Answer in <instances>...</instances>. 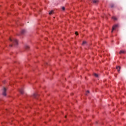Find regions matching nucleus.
I'll list each match as a JSON object with an SVG mask.
<instances>
[{"mask_svg":"<svg viewBox=\"0 0 126 126\" xmlns=\"http://www.w3.org/2000/svg\"><path fill=\"white\" fill-rule=\"evenodd\" d=\"M10 42L12 43V44H10V47H12V46H17L18 45V41H17L15 38L11 39V38H9Z\"/></svg>","mask_w":126,"mask_h":126,"instance_id":"f257e3e1","label":"nucleus"},{"mask_svg":"<svg viewBox=\"0 0 126 126\" xmlns=\"http://www.w3.org/2000/svg\"><path fill=\"white\" fill-rule=\"evenodd\" d=\"M6 89L5 88H3V93H2V95L3 96H6Z\"/></svg>","mask_w":126,"mask_h":126,"instance_id":"f03ea898","label":"nucleus"},{"mask_svg":"<svg viewBox=\"0 0 126 126\" xmlns=\"http://www.w3.org/2000/svg\"><path fill=\"white\" fill-rule=\"evenodd\" d=\"M119 26V25H115L113 27H112V31L111 32H113L114 30H115L117 27Z\"/></svg>","mask_w":126,"mask_h":126,"instance_id":"7ed1b4c3","label":"nucleus"},{"mask_svg":"<svg viewBox=\"0 0 126 126\" xmlns=\"http://www.w3.org/2000/svg\"><path fill=\"white\" fill-rule=\"evenodd\" d=\"M19 92L21 94H23V93H24V91H23V89H20Z\"/></svg>","mask_w":126,"mask_h":126,"instance_id":"20e7f679","label":"nucleus"},{"mask_svg":"<svg viewBox=\"0 0 126 126\" xmlns=\"http://www.w3.org/2000/svg\"><path fill=\"white\" fill-rule=\"evenodd\" d=\"M116 69H117L118 71H120V69H121V67L120 66H116Z\"/></svg>","mask_w":126,"mask_h":126,"instance_id":"39448f33","label":"nucleus"},{"mask_svg":"<svg viewBox=\"0 0 126 126\" xmlns=\"http://www.w3.org/2000/svg\"><path fill=\"white\" fill-rule=\"evenodd\" d=\"M25 32H26V31L25 30H22L21 31V34H24V33H25Z\"/></svg>","mask_w":126,"mask_h":126,"instance_id":"423d86ee","label":"nucleus"},{"mask_svg":"<svg viewBox=\"0 0 126 126\" xmlns=\"http://www.w3.org/2000/svg\"><path fill=\"white\" fill-rule=\"evenodd\" d=\"M25 49H26V50H29V46H28V45H26L25 46Z\"/></svg>","mask_w":126,"mask_h":126,"instance_id":"0eeeda50","label":"nucleus"},{"mask_svg":"<svg viewBox=\"0 0 126 126\" xmlns=\"http://www.w3.org/2000/svg\"><path fill=\"white\" fill-rule=\"evenodd\" d=\"M119 54H125V51L123 50H121L120 51V52H119Z\"/></svg>","mask_w":126,"mask_h":126,"instance_id":"6e6552de","label":"nucleus"},{"mask_svg":"<svg viewBox=\"0 0 126 126\" xmlns=\"http://www.w3.org/2000/svg\"><path fill=\"white\" fill-rule=\"evenodd\" d=\"M93 1L94 3H97V2H98V0H94Z\"/></svg>","mask_w":126,"mask_h":126,"instance_id":"1a4fd4ad","label":"nucleus"},{"mask_svg":"<svg viewBox=\"0 0 126 126\" xmlns=\"http://www.w3.org/2000/svg\"><path fill=\"white\" fill-rule=\"evenodd\" d=\"M33 97L34 98H36V97H37V94H33Z\"/></svg>","mask_w":126,"mask_h":126,"instance_id":"9d476101","label":"nucleus"},{"mask_svg":"<svg viewBox=\"0 0 126 126\" xmlns=\"http://www.w3.org/2000/svg\"><path fill=\"white\" fill-rule=\"evenodd\" d=\"M112 19H113V20H115L116 21V20H117V18L116 17H113Z\"/></svg>","mask_w":126,"mask_h":126,"instance_id":"9b49d317","label":"nucleus"},{"mask_svg":"<svg viewBox=\"0 0 126 126\" xmlns=\"http://www.w3.org/2000/svg\"><path fill=\"white\" fill-rule=\"evenodd\" d=\"M54 13V11H51L49 12V14L51 15V14H52V13Z\"/></svg>","mask_w":126,"mask_h":126,"instance_id":"f8f14e48","label":"nucleus"},{"mask_svg":"<svg viewBox=\"0 0 126 126\" xmlns=\"http://www.w3.org/2000/svg\"><path fill=\"white\" fill-rule=\"evenodd\" d=\"M94 75L95 77H98V74H96V73H94Z\"/></svg>","mask_w":126,"mask_h":126,"instance_id":"ddd939ff","label":"nucleus"},{"mask_svg":"<svg viewBox=\"0 0 126 126\" xmlns=\"http://www.w3.org/2000/svg\"><path fill=\"white\" fill-rule=\"evenodd\" d=\"M88 93H89V91H87L86 92V95H87V94H88Z\"/></svg>","mask_w":126,"mask_h":126,"instance_id":"4468645a","label":"nucleus"},{"mask_svg":"<svg viewBox=\"0 0 126 126\" xmlns=\"http://www.w3.org/2000/svg\"><path fill=\"white\" fill-rule=\"evenodd\" d=\"M86 44V41H84V42H83V45H84V44Z\"/></svg>","mask_w":126,"mask_h":126,"instance_id":"2eb2a0df","label":"nucleus"},{"mask_svg":"<svg viewBox=\"0 0 126 126\" xmlns=\"http://www.w3.org/2000/svg\"><path fill=\"white\" fill-rule=\"evenodd\" d=\"M111 7H114V4L110 5Z\"/></svg>","mask_w":126,"mask_h":126,"instance_id":"dca6fc26","label":"nucleus"},{"mask_svg":"<svg viewBox=\"0 0 126 126\" xmlns=\"http://www.w3.org/2000/svg\"><path fill=\"white\" fill-rule=\"evenodd\" d=\"M62 9H63V10H64V9H65V8H64V7H63Z\"/></svg>","mask_w":126,"mask_h":126,"instance_id":"f3484780","label":"nucleus"},{"mask_svg":"<svg viewBox=\"0 0 126 126\" xmlns=\"http://www.w3.org/2000/svg\"><path fill=\"white\" fill-rule=\"evenodd\" d=\"M75 34L76 35H78V33L77 32H76L75 33Z\"/></svg>","mask_w":126,"mask_h":126,"instance_id":"a211bd4d","label":"nucleus"}]
</instances>
